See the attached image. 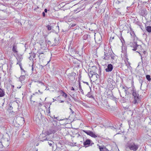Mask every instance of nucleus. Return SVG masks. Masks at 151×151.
Masks as SVG:
<instances>
[{
    "mask_svg": "<svg viewBox=\"0 0 151 151\" xmlns=\"http://www.w3.org/2000/svg\"><path fill=\"white\" fill-rule=\"evenodd\" d=\"M35 94H33L31 96V97L30 98V101H31V102H33V103L35 102V101H34L33 99H32V98L34 97L35 96Z\"/></svg>",
    "mask_w": 151,
    "mask_h": 151,
    "instance_id": "b1692460",
    "label": "nucleus"
},
{
    "mask_svg": "<svg viewBox=\"0 0 151 151\" xmlns=\"http://www.w3.org/2000/svg\"><path fill=\"white\" fill-rule=\"evenodd\" d=\"M142 11H143V12H145V10H142Z\"/></svg>",
    "mask_w": 151,
    "mask_h": 151,
    "instance_id": "37998d69",
    "label": "nucleus"
},
{
    "mask_svg": "<svg viewBox=\"0 0 151 151\" xmlns=\"http://www.w3.org/2000/svg\"><path fill=\"white\" fill-rule=\"evenodd\" d=\"M83 131L87 135H89L92 137L96 138L97 137V135L92 131L89 130H83Z\"/></svg>",
    "mask_w": 151,
    "mask_h": 151,
    "instance_id": "1a4fd4ad",
    "label": "nucleus"
},
{
    "mask_svg": "<svg viewBox=\"0 0 151 151\" xmlns=\"http://www.w3.org/2000/svg\"><path fill=\"white\" fill-rule=\"evenodd\" d=\"M91 142V140L90 139H87L83 142V145L86 147H87L90 145Z\"/></svg>",
    "mask_w": 151,
    "mask_h": 151,
    "instance_id": "9b49d317",
    "label": "nucleus"
},
{
    "mask_svg": "<svg viewBox=\"0 0 151 151\" xmlns=\"http://www.w3.org/2000/svg\"><path fill=\"white\" fill-rule=\"evenodd\" d=\"M6 136H8L7 134L3 135L2 137L1 141H0V148L8 146L9 144V141L8 138L5 137Z\"/></svg>",
    "mask_w": 151,
    "mask_h": 151,
    "instance_id": "f03ea898",
    "label": "nucleus"
},
{
    "mask_svg": "<svg viewBox=\"0 0 151 151\" xmlns=\"http://www.w3.org/2000/svg\"><path fill=\"white\" fill-rule=\"evenodd\" d=\"M42 115L41 113H39L36 115L35 117V121L38 124L41 123L42 120Z\"/></svg>",
    "mask_w": 151,
    "mask_h": 151,
    "instance_id": "0eeeda50",
    "label": "nucleus"
},
{
    "mask_svg": "<svg viewBox=\"0 0 151 151\" xmlns=\"http://www.w3.org/2000/svg\"><path fill=\"white\" fill-rule=\"evenodd\" d=\"M43 135V134H42V135H41V136H42Z\"/></svg>",
    "mask_w": 151,
    "mask_h": 151,
    "instance_id": "a18cd8bd",
    "label": "nucleus"
},
{
    "mask_svg": "<svg viewBox=\"0 0 151 151\" xmlns=\"http://www.w3.org/2000/svg\"><path fill=\"white\" fill-rule=\"evenodd\" d=\"M79 89L82 88V87L80 84V83L79 81Z\"/></svg>",
    "mask_w": 151,
    "mask_h": 151,
    "instance_id": "cd10ccee",
    "label": "nucleus"
},
{
    "mask_svg": "<svg viewBox=\"0 0 151 151\" xmlns=\"http://www.w3.org/2000/svg\"><path fill=\"white\" fill-rule=\"evenodd\" d=\"M30 57H32L33 58H35L36 57V54L34 53H31Z\"/></svg>",
    "mask_w": 151,
    "mask_h": 151,
    "instance_id": "393cba45",
    "label": "nucleus"
},
{
    "mask_svg": "<svg viewBox=\"0 0 151 151\" xmlns=\"http://www.w3.org/2000/svg\"><path fill=\"white\" fill-rule=\"evenodd\" d=\"M39 106H41V105H42L41 104H40V103H39Z\"/></svg>",
    "mask_w": 151,
    "mask_h": 151,
    "instance_id": "58836bf2",
    "label": "nucleus"
},
{
    "mask_svg": "<svg viewBox=\"0 0 151 151\" xmlns=\"http://www.w3.org/2000/svg\"><path fill=\"white\" fill-rule=\"evenodd\" d=\"M70 110L71 111V113L72 114L74 112L72 110V109H71V108H70Z\"/></svg>",
    "mask_w": 151,
    "mask_h": 151,
    "instance_id": "2f4dec72",
    "label": "nucleus"
},
{
    "mask_svg": "<svg viewBox=\"0 0 151 151\" xmlns=\"http://www.w3.org/2000/svg\"><path fill=\"white\" fill-rule=\"evenodd\" d=\"M130 45V47L133 48L132 50L134 51H136L137 50V47H141V45H137V43L135 42L131 43Z\"/></svg>",
    "mask_w": 151,
    "mask_h": 151,
    "instance_id": "6e6552de",
    "label": "nucleus"
},
{
    "mask_svg": "<svg viewBox=\"0 0 151 151\" xmlns=\"http://www.w3.org/2000/svg\"><path fill=\"white\" fill-rule=\"evenodd\" d=\"M46 111L48 115L50 116V107L47 109L46 110Z\"/></svg>",
    "mask_w": 151,
    "mask_h": 151,
    "instance_id": "4be33fe9",
    "label": "nucleus"
},
{
    "mask_svg": "<svg viewBox=\"0 0 151 151\" xmlns=\"http://www.w3.org/2000/svg\"><path fill=\"white\" fill-rule=\"evenodd\" d=\"M99 148V150L100 151H111L109 150L104 145H98Z\"/></svg>",
    "mask_w": 151,
    "mask_h": 151,
    "instance_id": "9d476101",
    "label": "nucleus"
},
{
    "mask_svg": "<svg viewBox=\"0 0 151 151\" xmlns=\"http://www.w3.org/2000/svg\"><path fill=\"white\" fill-rule=\"evenodd\" d=\"M60 94V96L63 97L65 99L67 98L68 95L67 93H65L62 90H60L59 91Z\"/></svg>",
    "mask_w": 151,
    "mask_h": 151,
    "instance_id": "ddd939ff",
    "label": "nucleus"
},
{
    "mask_svg": "<svg viewBox=\"0 0 151 151\" xmlns=\"http://www.w3.org/2000/svg\"><path fill=\"white\" fill-rule=\"evenodd\" d=\"M47 29L48 30H50L52 29L50 25H47Z\"/></svg>",
    "mask_w": 151,
    "mask_h": 151,
    "instance_id": "a878e982",
    "label": "nucleus"
},
{
    "mask_svg": "<svg viewBox=\"0 0 151 151\" xmlns=\"http://www.w3.org/2000/svg\"><path fill=\"white\" fill-rule=\"evenodd\" d=\"M43 54V53L42 52H39V53H38V57H40V55L42 54Z\"/></svg>",
    "mask_w": 151,
    "mask_h": 151,
    "instance_id": "c756f323",
    "label": "nucleus"
},
{
    "mask_svg": "<svg viewBox=\"0 0 151 151\" xmlns=\"http://www.w3.org/2000/svg\"><path fill=\"white\" fill-rule=\"evenodd\" d=\"M76 24H72L71 26V27H74V26H75L76 25Z\"/></svg>",
    "mask_w": 151,
    "mask_h": 151,
    "instance_id": "7c9ffc66",
    "label": "nucleus"
},
{
    "mask_svg": "<svg viewBox=\"0 0 151 151\" xmlns=\"http://www.w3.org/2000/svg\"><path fill=\"white\" fill-rule=\"evenodd\" d=\"M5 95V92L4 90L0 88V97L4 96Z\"/></svg>",
    "mask_w": 151,
    "mask_h": 151,
    "instance_id": "dca6fc26",
    "label": "nucleus"
},
{
    "mask_svg": "<svg viewBox=\"0 0 151 151\" xmlns=\"http://www.w3.org/2000/svg\"><path fill=\"white\" fill-rule=\"evenodd\" d=\"M42 16H43V17H45V12H42Z\"/></svg>",
    "mask_w": 151,
    "mask_h": 151,
    "instance_id": "473e14b6",
    "label": "nucleus"
},
{
    "mask_svg": "<svg viewBox=\"0 0 151 151\" xmlns=\"http://www.w3.org/2000/svg\"><path fill=\"white\" fill-rule=\"evenodd\" d=\"M44 11L45 12H47V10L46 9H45L44 10Z\"/></svg>",
    "mask_w": 151,
    "mask_h": 151,
    "instance_id": "c9c22d12",
    "label": "nucleus"
},
{
    "mask_svg": "<svg viewBox=\"0 0 151 151\" xmlns=\"http://www.w3.org/2000/svg\"><path fill=\"white\" fill-rule=\"evenodd\" d=\"M38 92L40 93V94H42L43 93L42 92L40 91V90H38Z\"/></svg>",
    "mask_w": 151,
    "mask_h": 151,
    "instance_id": "f704fd0d",
    "label": "nucleus"
},
{
    "mask_svg": "<svg viewBox=\"0 0 151 151\" xmlns=\"http://www.w3.org/2000/svg\"><path fill=\"white\" fill-rule=\"evenodd\" d=\"M146 78L148 81H150L151 80L150 76V75H147L146 76Z\"/></svg>",
    "mask_w": 151,
    "mask_h": 151,
    "instance_id": "5701e85b",
    "label": "nucleus"
},
{
    "mask_svg": "<svg viewBox=\"0 0 151 151\" xmlns=\"http://www.w3.org/2000/svg\"><path fill=\"white\" fill-rule=\"evenodd\" d=\"M113 69V66L111 64H109L107 66V68L105 69V70L106 72H111Z\"/></svg>",
    "mask_w": 151,
    "mask_h": 151,
    "instance_id": "f8f14e48",
    "label": "nucleus"
},
{
    "mask_svg": "<svg viewBox=\"0 0 151 151\" xmlns=\"http://www.w3.org/2000/svg\"><path fill=\"white\" fill-rule=\"evenodd\" d=\"M56 99L59 103H63L64 101V100H61V98L60 96L57 97Z\"/></svg>",
    "mask_w": 151,
    "mask_h": 151,
    "instance_id": "f3484780",
    "label": "nucleus"
},
{
    "mask_svg": "<svg viewBox=\"0 0 151 151\" xmlns=\"http://www.w3.org/2000/svg\"><path fill=\"white\" fill-rule=\"evenodd\" d=\"M145 52H145V51H143V53H144L145 54Z\"/></svg>",
    "mask_w": 151,
    "mask_h": 151,
    "instance_id": "a19ab883",
    "label": "nucleus"
},
{
    "mask_svg": "<svg viewBox=\"0 0 151 151\" xmlns=\"http://www.w3.org/2000/svg\"><path fill=\"white\" fill-rule=\"evenodd\" d=\"M71 90H73V91H74L75 90V89H74V88H73V87H72V88H71Z\"/></svg>",
    "mask_w": 151,
    "mask_h": 151,
    "instance_id": "e433bc0d",
    "label": "nucleus"
},
{
    "mask_svg": "<svg viewBox=\"0 0 151 151\" xmlns=\"http://www.w3.org/2000/svg\"><path fill=\"white\" fill-rule=\"evenodd\" d=\"M139 147V145L134 142L128 143L126 147L130 150L133 151H136L138 149Z\"/></svg>",
    "mask_w": 151,
    "mask_h": 151,
    "instance_id": "20e7f679",
    "label": "nucleus"
},
{
    "mask_svg": "<svg viewBox=\"0 0 151 151\" xmlns=\"http://www.w3.org/2000/svg\"><path fill=\"white\" fill-rule=\"evenodd\" d=\"M79 90H80L81 93L83 94V90L82 89V88L81 89H79Z\"/></svg>",
    "mask_w": 151,
    "mask_h": 151,
    "instance_id": "c85d7f7f",
    "label": "nucleus"
},
{
    "mask_svg": "<svg viewBox=\"0 0 151 151\" xmlns=\"http://www.w3.org/2000/svg\"><path fill=\"white\" fill-rule=\"evenodd\" d=\"M17 59L18 60V62L17 63V64H19V65L20 67L21 68H22V65L21 63H20L21 62L22 60V58L20 56L17 57Z\"/></svg>",
    "mask_w": 151,
    "mask_h": 151,
    "instance_id": "4468645a",
    "label": "nucleus"
},
{
    "mask_svg": "<svg viewBox=\"0 0 151 151\" xmlns=\"http://www.w3.org/2000/svg\"><path fill=\"white\" fill-rule=\"evenodd\" d=\"M15 122L18 125L20 126L24 124L25 122L24 118L23 117L18 116L16 119Z\"/></svg>",
    "mask_w": 151,
    "mask_h": 151,
    "instance_id": "39448f33",
    "label": "nucleus"
},
{
    "mask_svg": "<svg viewBox=\"0 0 151 151\" xmlns=\"http://www.w3.org/2000/svg\"><path fill=\"white\" fill-rule=\"evenodd\" d=\"M46 138L45 137H44L43 139H42L43 140H46Z\"/></svg>",
    "mask_w": 151,
    "mask_h": 151,
    "instance_id": "72a5a7b5",
    "label": "nucleus"
},
{
    "mask_svg": "<svg viewBox=\"0 0 151 151\" xmlns=\"http://www.w3.org/2000/svg\"><path fill=\"white\" fill-rule=\"evenodd\" d=\"M37 93H38V92H37L35 93V94H37Z\"/></svg>",
    "mask_w": 151,
    "mask_h": 151,
    "instance_id": "79ce46f5",
    "label": "nucleus"
},
{
    "mask_svg": "<svg viewBox=\"0 0 151 151\" xmlns=\"http://www.w3.org/2000/svg\"><path fill=\"white\" fill-rule=\"evenodd\" d=\"M39 144H37V146H38L39 145Z\"/></svg>",
    "mask_w": 151,
    "mask_h": 151,
    "instance_id": "c03bdc74",
    "label": "nucleus"
},
{
    "mask_svg": "<svg viewBox=\"0 0 151 151\" xmlns=\"http://www.w3.org/2000/svg\"><path fill=\"white\" fill-rule=\"evenodd\" d=\"M88 75L91 81L93 82L96 81L99 78V76L98 74L92 71H90Z\"/></svg>",
    "mask_w": 151,
    "mask_h": 151,
    "instance_id": "7ed1b4c3",
    "label": "nucleus"
},
{
    "mask_svg": "<svg viewBox=\"0 0 151 151\" xmlns=\"http://www.w3.org/2000/svg\"><path fill=\"white\" fill-rule=\"evenodd\" d=\"M114 81L111 78H109L108 80V82L109 83L111 84V85L112 84V83H113Z\"/></svg>",
    "mask_w": 151,
    "mask_h": 151,
    "instance_id": "aec40b11",
    "label": "nucleus"
},
{
    "mask_svg": "<svg viewBox=\"0 0 151 151\" xmlns=\"http://www.w3.org/2000/svg\"><path fill=\"white\" fill-rule=\"evenodd\" d=\"M12 86L13 87V88H14V85H12Z\"/></svg>",
    "mask_w": 151,
    "mask_h": 151,
    "instance_id": "ea45409f",
    "label": "nucleus"
},
{
    "mask_svg": "<svg viewBox=\"0 0 151 151\" xmlns=\"http://www.w3.org/2000/svg\"><path fill=\"white\" fill-rule=\"evenodd\" d=\"M111 51L112 50L109 49L106 50L104 52V55L103 57V59L105 60H108L111 57L112 60H114L115 56L111 53Z\"/></svg>",
    "mask_w": 151,
    "mask_h": 151,
    "instance_id": "f257e3e1",
    "label": "nucleus"
},
{
    "mask_svg": "<svg viewBox=\"0 0 151 151\" xmlns=\"http://www.w3.org/2000/svg\"><path fill=\"white\" fill-rule=\"evenodd\" d=\"M17 48V46L15 45H14L12 48L13 52L16 54H17L18 52Z\"/></svg>",
    "mask_w": 151,
    "mask_h": 151,
    "instance_id": "2eb2a0df",
    "label": "nucleus"
},
{
    "mask_svg": "<svg viewBox=\"0 0 151 151\" xmlns=\"http://www.w3.org/2000/svg\"><path fill=\"white\" fill-rule=\"evenodd\" d=\"M146 30L149 32H151V27L148 26L146 27Z\"/></svg>",
    "mask_w": 151,
    "mask_h": 151,
    "instance_id": "6ab92c4d",
    "label": "nucleus"
},
{
    "mask_svg": "<svg viewBox=\"0 0 151 151\" xmlns=\"http://www.w3.org/2000/svg\"><path fill=\"white\" fill-rule=\"evenodd\" d=\"M86 96L90 98H93V96L92 95V93L91 92H89L86 95Z\"/></svg>",
    "mask_w": 151,
    "mask_h": 151,
    "instance_id": "412c9836",
    "label": "nucleus"
},
{
    "mask_svg": "<svg viewBox=\"0 0 151 151\" xmlns=\"http://www.w3.org/2000/svg\"><path fill=\"white\" fill-rule=\"evenodd\" d=\"M132 95L134 98V100L133 101L134 104H136L139 102L140 101V99L139 94L137 93L136 92H133Z\"/></svg>",
    "mask_w": 151,
    "mask_h": 151,
    "instance_id": "423d86ee",
    "label": "nucleus"
},
{
    "mask_svg": "<svg viewBox=\"0 0 151 151\" xmlns=\"http://www.w3.org/2000/svg\"><path fill=\"white\" fill-rule=\"evenodd\" d=\"M84 83H86L87 85H88L89 84L88 82H84Z\"/></svg>",
    "mask_w": 151,
    "mask_h": 151,
    "instance_id": "4c0bfd02",
    "label": "nucleus"
},
{
    "mask_svg": "<svg viewBox=\"0 0 151 151\" xmlns=\"http://www.w3.org/2000/svg\"><path fill=\"white\" fill-rule=\"evenodd\" d=\"M37 83L38 84L37 85V86L39 87H40V86H45V85H44V84L42 81H37Z\"/></svg>",
    "mask_w": 151,
    "mask_h": 151,
    "instance_id": "a211bd4d",
    "label": "nucleus"
},
{
    "mask_svg": "<svg viewBox=\"0 0 151 151\" xmlns=\"http://www.w3.org/2000/svg\"><path fill=\"white\" fill-rule=\"evenodd\" d=\"M52 143L53 142L52 141H49L48 142V143L50 146H52Z\"/></svg>",
    "mask_w": 151,
    "mask_h": 151,
    "instance_id": "bb28decb",
    "label": "nucleus"
}]
</instances>
